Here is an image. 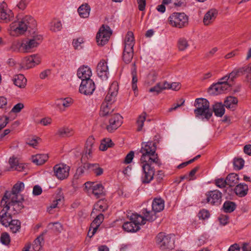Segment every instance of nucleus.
<instances>
[{"mask_svg": "<svg viewBox=\"0 0 251 251\" xmlns=\"http://www.w3.org/2000/svg\"><path fill=\"white\" fill-rule=\"evenodd\" d=\"M160 85L157 83L154 86L151 88L149 90L150 92L154 93L155 95H158L162 92Z\"/></svg>", "mask_w": 251, "mask_h": 251, "instance_id": "nucleus-57", "label": "nucleus"}, {"mask_svg": "<svg viewBox=\"0 0 251 251\" xmlns=\"http://www.w3.org/2000/svg\"><path fill=\"white\" fill-rule=\"evenodd\" d=\"M40 63V58L36 55L33 54L23 58L20 64L21 69H28Z\"/></svg>", "mask_w": 251, "mask_h": 251, "instance_id": "nucleus-13", "label": "nucleus"}, {"mask_svg": "<svg viewBox=\"0 0 251 251\" xmlns=\"http://www.w3.org/2000/svg\"><path fill=\"white\" fill-rule=\"evenodd\" d=\"M9 201L7 202L6 200L2 203L4 209L9 210L12 207V214L16 215L21 212L22 209L24 208L23 202L25 201L23 196H20V198H8Z\"/></svg>", "mask_w": 251, "mask_h": 251, "instance_id": "nucleus-4", "label": "nucleus"}, {"mask_svg": "<svg viewBox=\"0 0 251 251\" xmlns=\"http://www.w3.org/2000/svg\"><path fill=\"white\" fill-rule=\"evenodd\" d=\"M123 117L118 113L111 115L109 120V125L106 126L107 130L112 132L120 126L123 123Z\"/></svg>", "mask_w": 251, "mask_h": 251, "instance_id": "nucleus-16", "label": "nucleus"}, {"mask_svg": "<svg viewBox=\"0 0 251 251\" xmlns=\"http://www.w3.org/2000/svg\"><path fill=\"white\" fill-rule=\"evenodd\" d=\"M0 242L5 245H8L10 242V238L9 235L7 232H3L1 233L0 238Z\"/></svg>", "mask_w": 251, "mask_h": 251, "instance_id": "nucleus-53", "label": "nucleus"}, {"mask_svg": "<svg viewBox=\"0 0 251 251\" xmlns=\"http://www.w3.org/2000/svg\"><path fill=\"white\" fill-rule=\"evenodd\" d=\"M231 86V84L225 82H218L214 84L208 88V93L210 95H217L224 93Z\"/></svg>", "mask_w": 251, "mask_h": 251, "instance_id": "nucleus-11", "label": "nucleus"}, {"mask_svg": "<svg viewBox=\"0 0 251 251\" xmlns=\"http://www.w3.org/2000/svg\"><path fill=\"white\" fill-rule=\"evenodd\" d=\"M118 91V85L117 82H114L110 85L108 92L106 95L104 101L108 104H112L115 101Z\"/></svg>", "mask_w": 251, "mask_h": 251, "instance_id": "nucleus-18", "label": "nucleus"}, {"mask_svg": "<svg viewBox=\"0 0 251 251\" xmlns=\"http://www.w3.org/2000/svg\"><path fill=\"white\" fill-rule=\"evenodd\" d=\"M114 145L112 140L109 138H105L101 141L100 146V150L102 151H106L108 148H111Z\"/></svg>", "mask_w": 251, "mask_h": 251, "instance_id": "nucleus-47", "label": "nucleus"}, {"mask_svg": "<svg viewBox=\"0 0 251 251\" xmlns=\"http://www.w3.org/2000/svg\"><path fill=\"white\" fill-rule=\"evenodd\" d=\"M38 43L35 42L31 38L29 39L25 43H22V47L23 48L22 50L24 52H29L32 49L37 47L38 46Z\"/></svg>", "mask_w": 251, "mask_h": 251, "instance_id": "nucleus-37", "label": "nucleus"}, {"mask_svg": "<svg viewBox=\"0 0 251 251\" xmlns=\"http://www.w3.org/2000/svg\"><path fill=\"white\" fill-rule=\"evenodd\" d=\"M91 8L88 3L81 5L78 8L77 11L81 18H87L89 17Z\"/></svg>", "mask_w": 251, "mask_h": 251, "instance_id": "nucleus-32", "label": "nucleus"}, {"mask_svg": "<svg viewBox=\"0 0 251 251\" xmlns=\"http://www.w3.org/2000/svg\"><path fill=\"white\" fill-rule=\"evenodd\" d=\"M103 200L99 201L95 205V209L99 211H105L107 209V205L105 203L103 204Z\"/></svg>", "mask_w": 251, "mask_h": 251, "instance_id": "nucleus-54", "label": "nucleus"}, {"mask_svg": "<svg viewBox=\"0 0 251 251\" xmlns=\"http://www.w3.org/2000/svg\"><path fill=\"white\" fill-rule=\"evenodd\" d=\"M237 102L238 100L236 98L230 96L228 97L225 100L224 104L226 108H232L234 107V105L237 104Z\"/></svg>", "mask_w": 251, "mask_h": 251, "instance_id": "nucleus-44", "label": "nucleus"}, {"mask_svg": "<svg viewBox=\"0 0 251 251\" xmlns=\"http://www.w3.org/2000/svg\"><path fill=\"white\" fill-rule=\"evenodd\" d=\"M14 84L19 88H25L26 85L27 80L23 75H16L13 79Z\"/></svg>", "mask_w": 251, "mask_h": 251, "instance_id": "nucleus-34", "label": "nucleus"}, {"mask_svg": "<svg viewBox=\"0 0 251 251\" xmlns=\"http://www.w3.org/2000/svg\"><path fill=\"white\" fill-rule=\"evenodd\" d=\"M6 4L3 2L0 8V20L3 23H7L12 20L14 17L13 13L10 10L5 9Z\"/></svg>", "mask_w": 251, "mask_h": 251, "instance_id": "nucleus-22", "label": "nucleus"}, {"mask_svg": "<svg viewBox=\"0 0 251 251\" xmlns=\"http://www.w3.org/2000/svg\"><path fill=\"white\" fill-rule=\"evenodd\" d=\"M142 213L144 216L140 215L139 219L141 220V224L143 225L146 224V221L152 222L157 218L156 212L153 210L150 211L147 208H144L142 210Z\"/></svg>", "mask_w": 251, "mask_h": 251, "instance_id": "nucleus-19", "label": "nucleus"}, {"mask_svg": "<svg viewBox=\"0 0 251 251\" xmlns=\"http://www.w3.org/2000/svg\"><path fill=\"white\" fill-rule=\"evenodd\" d=\"M24 108V105L22 103H18L12 108L11 112L13 113H19Z\"/></svg>", "mask_w": 251, "mask_h": 251, "instance_id": "nucleus-60", "label": "nucleus"}, {"mask_svg": "<svg viewBox=\"0 0 251 251\" xmlns=\"http://www.w3.org/2000/svg\"><path fill=\"white\" fill-rule=\"evenodd\" d=\"M210 214L208 211L205 209L201 210L198 213V216L200 219H205L209 217Z\"/></svg>", "mask_w": 251, "mask_h": 251, "instance_id": "nucleus-61", "label": "nucleus"}, {"mask_svg": "<svg viewBox=\"0 0 251 251\" xmlns=\"http://www.w3.org/2000/svg\"><path fill=\"white\" fill-rule=\"evenodd\" d=\"M89 170L92 171L97 176H99L103 174V170L100 167L99 164H90Z\"/></svg>", "mask_w": 251, "mask_h": 251, "instance_id": "nucleus-46", "label": "nucleus"}, {"mask_svg": "<svg viewBox=\"0 0 251 251\" xmlns=\"http://www.w3.org/2000/svg\"><path fill=\"white\" fill-rule=\"evenodd\" d=\"M11 34L13 36H19L26 31L25 25L21 22V19L11 23L10 26Z\"/></svg>", "mask_w": 251, "mask_h": 251, "instance_id": "nucleus-17", "label": "nucleus"}, {"mask_svg": "<svg viewBox=\"0 0 251 251\" xmlns=\"http://www.w3.org/2000/svg\"><path fill=\"white\" fill-rule=\"evenodd\" d=\"M174 236L159 233L156 237V242L162 250H171L175 247Z\"/></svg>", "mask_w": 251, "mask_h": 251, "instance_id": "nucleus-5", "label": "nucleus"}, {"mask_svg": "<svg viewBox=\"0 0 251 251\" xmlns=\"http://www.w3.org/2000/svg\"><path fill=\"white\" fill-rule=\"evenodd\" d=\"M62 29V24L58 20L54 19L50 23V29L53 32L60 31Z\"/></svg>", "mask_w": 251, "mask_h": 251, "instance_id": "nucleus-41", "label": "nucleus"}, {"mask_svg": "<svg viewBox=\"0 0 251 251\" xmlns=\"http://www.w3.org/2000/svg\"><path fill=\"white\" fill-rule=\"evenodd\" d=\"M21 222L18 220H13L10 221V224L8 226L10 227V231L13 233H16L21 228Z\"/></svg>", "mask_w": 251, "mask_h": 251, "instance_id": "nucleus-40", "label": "nucleus"}, {"mask_svg": "<svg viewBox=\"0 0 251 251\" xmlns=\"http://www.w3.org/2000/svg\"><path fill=\"white\" fill-rule=\"evenodd\" d=\"M97 72L98 76L101 78H107L108 68L107 63L104 60H101L97 65Z\"/></svg>", "mask_w": 251, "mask_h": 251, "instance_id": "nucleus-20", "label": "nucleus"}, {"mask_svg": "<svg viewBox=\"0 0 251 251\" xmlns=\"http://www.w3.org/2000/svg\"><path fill=\"white\" fill-rule=\"evenodd\" d=\"M223 208L225 212L231 213L235 209L236 204L234 202L227 201L224 202Z\"/></svg>", "mask_w": 251, "mask_h": 251, "instance_id": "nucleus-42", "label": "nucleus"}, {"mask_svg": "<svg viewBox=\"0 0 251 251\" xmlns=\"http://www.w3.org/2000/svg\"><path fill=\"white\" fill-rule=\"evenodd\" d=\"M147 114L146 112H143L139 117H138L137 120L136 121V123L138 126V127L137 130L138 131H140L142 129V128L144 126V123L146 120Z\"/></svg>", "mask_w": 251, "mask_h": 251, "instance_id": "nucleus-49", "label": "nucleus"}, {"mask_svg": "<svg viewBox=\"0 0 251 251\" xmlns=\"http://www.w3.org/2000/svg\"><path fill=\"white\" fill-rule=\"evenodd\" d=\"M127 217L129 218L130 221L125 222L123 225V229L128 232H136L140 229V225H142L139 217L140 215L137 214H128Z\"/></svg>", "mask_w": 251, "mask_h": 251, "instance_id": "nucleus-6", "label": "nucleus"}, {"mask_svg": "<svg viewBox=\"0 0 251 251\" xmlns=\"http://www.w3.org/2000/svg\"><path fill=\"white\" fill-rule=\"evenodd\" d=\"M156 150L155 143L152 141L142 143L140 151L142 154L140 158L141 162H153L159 164V159L157 154H155Z\"/></svg>", "mask_w": 251, "mask_h": 251, "instance_id": "nucleus-1", "label": "nucleus"}, {"mask_svg": "<svg viewBox=\"0 0 251 251\" xmlns=\"http://www.w3.org/2000/svg\"><path fill=\"white\" fill-rule=\"evenodd\" d=\"M215 184L220 188H225L227 185L226 179H224L222 178L217 179L215 180Z\"/></svg>", "mask_w": 251, "mask_h": 251, "instance_id": "nucleus-55", "label": "nucleus"}, {"mask_svg": "<svg viewBox=\"0 0 251 251\" xmlns=\"http://www.w3.org/2000/svg\"><path fill=\"white\" fill-rule=\"evenodd\" d=\"M218 219L220 224L225 226L228 223L229 217L226 215H221L219 217Z\"/></svg>", "mask_w": 251, "mask_h": 251, "instance_id": "nucleus-59", "label": "nucleus"}, {"mask_svg": "<svg viewBox=\"0 0 251 251\" xmlns=\"http://www.w3.org/2000/svg\"><path fill=\"white\" fill-rule=\"evenodd\" d=\"M217 12L215 10H210L208 11L204 15L203 22L206 25H209L215 19L217 15Z\"/></svg>", "mask_w": 251, "mask_h": 251, "instance_id": "nucleus-33", "label": "nucleus"}, {"mask_svg": "<svg viewBox=\"0 0 251 251\" xmlns=\"http://www.w3.org/2000/svg\"><path fill=\"white\" fill-rule=\"evenodd\" d=\"M95 143V139L92 137L88 138L86 141L85 146V153L83 154L81 159V161L83 163L82 165L79 167L76 171V173L74 176L75 177L78 179L79 176L83 175L85 170H89V163H84L86 159H88L91 157V153L93 151V147Z\"/></svg>", "mask_w": 251, "mask_h": 251, "instance_id": "nucleus-3", "label": "nucleus"}, {"mask_svg": "<svg viewBox=\"0 0 251 251\" xmlns=\"http://www.w3.org/2000/svg\"><path fill=\"white\" fill-rule=\"evenodd\" d=\"M207 202L212 205H219L222 201V193L216 190L210 191L206 194Z\"/></svg>", "mask_w": 251, "mask_h": 251, "instance_id": "nucleus-15", "label": "nucleus"}, {"mask_svg": "<svg viewBox=\"0 0 251 251\" xmlns=\"http://www.w3.org/2000/svg\"><path fill=\"white\" fill-rule=\"evenodd\" d=\"M93 185L92 187V194L96 197V198H100L105 195L104 191V187L100 184L93 183Z\"/></svg>", "mask_w": 251, "mask_h": 251, "instance_id": "nucleus-26", "label": "nucleus"}, {"mask_svg": "<svg viewBox=\"0 0 251 251\" xmlns=\"http://www.w3.org/2000/svg\"><path fill=\"white\" fill-rule=\"evenodd\" d=\"M164 208V201L161 198H155L152 202V210L159 212Z\"/></svg>", "mask_w": 251, "mask_h": 251, "instance_id": "nucleus-29", "label": "nucleus"}, {"mask_svg": "<svg viewBox=\"0 0 251 251\" xmlns=\"http://www.w3.org/2000/svg\"><path fill=\"white\" fill-rule=\"evenodd\" d=\"M227 185L232 187L236 185L239 182L238 175L235 173H231L227 175L226 177Z\"/></svg>", "mask_w": 251, "mask_h": 251, "instance_id": "nucleus-36", "label": "nucleus"}, {"mask_svg": "<svg viewBox=\"0 0 251 251\" xmlns=\"http://www.w3.org/2000/svg\"><path fill=\"white\" fill-rule=\"evenodd\" d=\"M54 175L59 179H64L69 176L70 167L64 164L55 165L53 167Z\"/></svg>", "mask_w": 251, "mask_h": 251, "instance_id": "nucleus-14", "label": "nucleus"}, {"mask_svg": "<svg viewBox=\"0 0 251 251\" xmlns=\"http://www.w3.org/2000/svg\"><path fill=\"white\" fill-rule=\"evenodd\" d=\"M233 165L235 170L242 169L244 165V160L241 158H235L233 161Z\"/></svg>", "mask_w": 251, "mask_h": 251, "instance_id": "nucleus-50", "label": "nucleus"}, {"mask_svg": "<svg viewBox=\"0 0 251 251\" xmlns=\"http://www.w3.org/2000/svg\"><path fill=\"white\" fill-rule=\"evenodd\" d=\"M9 118L6 116H2L0 118V122H2V123L0 124V130L6 126L7 124L9 123Z\"/></svg>", "mask_w": 251, "mask_h": 251, "instance_id": "nucleus-58", "label": "nucleus"}, {"mask_svg": "<svg viewBox=\"0 0 251 251\" xmlns=\"http://www.w3.org/2000/svg\"><path fill=\"white\" fill-rule=\"evenodd\" d=\"M6 209H3L0 212V223L5 227H8L10 224V221L13 220L11 213H8Z\"/></svg>", "mask_w": 251, "mask_h": 251, "instance_id": "nucleus-24", "label": "nucleus"}, {"mask_svg": "<svg viewBox=\"0 0 251 251\" xmlns=\"http://www.w3.org/2000/svg\"><path fill=\"white\" fill-rule=\"evenodd\" d=\"M194 112L195 116L208 121L212 116V111L209 108V102L206 99L198 98L195 100Z\"/></svg>", "mask_w": 251, "mask_h": 251, "instance_id": "nucleus-2", "label": "nucleus"}, {"mask_svg": "<svg viewBox=\"0 0 251 251\" xmlns=\"http://www.w3.org/2000/svg\"><path fill=\"white\" fill-rule=\"evenodd\" d=\"M111 105L106 102H102L100 107V114L102 117H104L111 114L113 111Z\"/></svg>", "mask_w": 251, "mask_h": 251, "instance_id": "nucleus-35", "label": "nucleus"}, {"mask_svg": "<svg viewBox=\"0 0 251 251\" xmlns=\"http://www.w3.org/2000/svg\"><path fill=\"white\" fill-rule=\"evenodd\" d=\"M248 186L247 184L240 183L237 184L234 189V192L236 195L243 197L247 194Z\"/></svg>", "mask_w": 251, "mask_h": 251, "instance_id": "nucleus-28", "label": "nucleus"}, {"mask_svg": "<svg viewBox=\"0 0 251 251\" xmlns=\"http://www.w3.org/2000/svg\"><path fill=\"white\" fill-rule=\"evenodd\" d=\"M134 46V37L133 33L131 31H128L125 39V48L129 49H133Z\"/></svg>", "mask_w": 251, "mask_h": 251, "instance_id": "nucleus-31", "label": "nucleus"}, {"mask_svg": "<svg viewBox=\"0 0 251 251\" xmlns=\"http://www.w3.org/2000/svg\"><path fill=\"white\" fill-rule=\"evenodd\" d=\"M33 35L31 37V39L33 40L35 42L38 43L39 45L43 40V37L41 35L35 33V31H33Z\"/></svg>", "mask_w": 251, "mask_h": 251, "instance_id": "nucleus-63", "label": "nucleus"}, {"mask_svg": "<svg viewBox=\"0 0 251 251\" xmlns=\"http://www.w3.org/2000/svg\"><path fill=\"white\" fill-rule=\"evenodd\" d=\"M95 89V85L91 79L82 80L79 87V91L85 95H91Z\"/></svg>", "mask_w": 251, "mask_h": 251, "instance_id": "nucleus-12", "label": "nucleus"}, {"mask_svg": "<svg viewBox=\"0 0 251 251\" xmlns=\"http://www.w3.org/2000/svg\"><path fill=\"white\" fill-rule=\"evenodd\" d=\"M177 47L180 51L185 50L189 47L187 40L184 37L180 38L177 41Z\"/></svg>", "mask_w": 251, "mask_h": 251, "instance_id": "nucleus-48", "label": "nucleus"}, {"mask_svg": "<svg viewBox=\"0 0 251 251\" xmlns=\"http://www.w3.org/2000/svg\"><path fill=\"white\" fill-rule=\"evenodd\" d=\"M103 220L104 216L101 213L98 214L95 218L91 224V227H93V230L90 237L93 236L95 234L101 224L103 222Z\"/></svg>", "mask_w": 251, "mask_h": 251, "instance_id": "nucleus-27", "label": "nucleus"}, {"mask_svg": "<svg viewBox=\"0 0 251 251\" xmlns=\"http://www.w3.org/2000/svg\"><path fill=\"white\" fill-rule=\"evenodd\" d=\"M21 22L25 25L26 30L29 31L30 29L34 30L37 26L36 21L30 15H26L21 19Z\"/></svg>", "mask_w": 251, "mask_h": 251, "instance_id": "nucleus-23", "label": "nucleus"}, {"mask_svg": "<svg viewBox=\"0 0 251 251\" xmlns=\"http://www.w3.org/2000/svg\"><path fill=\"white\" fill-rule=\"evenodd\" d=\"M24 186L23 182H17L13 186L11 191H6L1 200V204L8 198H20V196H23L19 193L24 189Z\"/></svg>", "mask_w": 251, "mask_h": 251, "instance_id": "nucleus-10", "label": "nucleus"}, {"mask_svg": "<svg viewBox=\"0 0 251 251\" xmlns=\"http://www.w3.org/2000/svg\"><path fill=\"white\" fill-rule=\"evenodd\" d=\"M124 48L123 52V61L126 63L128 64L131 62L133 56V49H129Z\"/></svg>", "mask_w": 251, "mask_h": 251, "instance_id": "nucleus-39", "label": "nucleus"}, {"mask_svg": "<svg viewBox=\"0 0 251 251\" xmlns=\"http://www.w3.org/2000/svg\"><path fill=\"white\" fill-rule=\"evenodd\" d=\"M143 170L142 182L143 183H149L153 178L155 170L153 167L151 166L153 162H141Z\"/></svg>", "mask_w": 251, "mask_h": 251, "instance_id": "nucleus-8", "label": "nucleus"}, {"mask_svg": "<svg viewBox=\"0 0 251 251\" xmlns=\"http://www.w3.org/2000/svg\"><path fill=\"white\" fill-rule=\"evenodd\" d=\"M91 75V70L88 66H83L77 70V75L82 80L84 79H90Z\"/></svg>", "mask_w": 251, "mask_h": 251, "instance_id": "nucleus-25", "label": "nucleus"}, {"mask_svg": "<svg viewBox=\"0 0 251 251\" xmlns=\"http://www.w3.org/2000/svg\"><path fill=\"white\" fill-rule=\"evenodd\" d=\"M112 34V31L109 26L102 25L96 36V41L99 46H103L106 44Z\"/></svg>", "mask_w": 251, "mask_h": 251, "instance_id": "nucleus-9", "label": "nucleus"}, {"mask_svg": "<svg viewBox=\"0 0 251 251\" xmlns=\"http://www.w3.org/2000/svg\"><path fill=\"white\" fill-rule=\"evenodd\" d=\"M64 201V197L63 194L61 193H58L55 197V200L53 201L50 206L48 208V211L50 212V210L53 208L57 207V205L60 202H63Z\"/></svg>", "mask_w": 251, "mask_h": 251, "instance_id": "nucleus-43", "label": "nucleus"}, {"mask_svg": "<svg viewBox=\"0 0 251 251\" xmlns=\"http://www.w3.org/2000/svg\"><path fill=\"white\" fill-rule=\"evenodd\" d=\"M168 21L172 26L180 28L188 25V17L184 13L175 12L170 16Z\"/></svg>", "mask_w": 251, "mask_h": 251, "instance_id": "nucleus-7", "label": "nucleus"}, {"mask_svg": "<svg viewBox=\"0 0 251 251\" xmlns=\"http://www.w3.org/2000/svg\"><path fill=\"white\" fill-rule=\"evenodd\" d=\"M131 74L132 76V87L133 90L135 91L137 89V82L138 81L137 73L135 68H134V69L132 71Z\"/></svg>", "mask_w": 251, "mask_h": 251, "instance_id": "nucleus-52", "label": "nucleus"}, {"mask_svg": "<svg viewBox=\"0 0 251 251\" xmlns=\"http://www.w3.org/2000/svg\"><path fill=\"white\" fill-rule=\"evenodd\" d=\"M83 43V39L81 38H77V39H74L73 41L74 47L75 49H78L80 47V49L82 48L81 44Z\"/></svg>", "mask_w": 251, "mask_h": 251, "instance_id": "nucleus-64", "label": "nucleus"}, {"mask_svg": "<svg viewBox=\"0 0 251 251\" xmlns=\"http://www.w3.org/2000/svg\"><path fill=\"white\" fill-rule=\"evenodd\" d=\"M22 44H20V43H13L10 47V50L12 51L23 52V51L22 50H23V48L22 47Z\"/></svg>", "mask_w": 251, "mask_h": 251, "instance_id": "nucleus-56", "label": "nucleus"}, {"mask_svg": "<svg viewBox=\"0 0 251 251\" xmlns=\"http://www.w3.org/2000/svg\"><path fill=\"white\" fill-rule=\"evenodd\" d=\"M250 67H242L240 68H235L230 73V81H233L234 79L244 75H248L251 71Z\"/></svg>", "mask_w": 251, "mask_h": 251, "instance_id": "nucleus-21", "label": "nucleus"}, {"mask_svg": "<svg viewBox=\"0 0 251 251\" xmlns=\"http://www.w3.org/2000/svg\"><path fill=\"white\" fill-rule=\"evenodd\" d=\"M74 132L72 129L68 127H63L59 129L56 133L57 135L62 137L71 136Z\"/></svg>", "mask_w": 251, "mask_h": 251, "instance_id": "nucleus-45", "label": "nucleus"}, {"mask_svg": "<svg viewBox=\"0 0 251 251\" xmlns=\"http://www.w3.org/2000/svg\"><path fill=\"white\" fill-rule=\"evenodd\" d=\"M225 104L222 102H217L213 105V111L215 115L217 117H222L225 112Z\"/></svg>", "mask_w": 251, "mask_h": 251, "instance_id": "nucleus-30", "label": "nucleus"}, {"mask_svg": "<svg viewBox=\"0 0 251 251\" xmlns=\"http://www.w3.org/2000/svg\"><path fill=\"white\" fill-rule=\"evenodd\" d=\"M134 156V152L133 151H130L126 156L124 162L126 164L131 163L132 161Z\"/></svg>", "mask_w": 251, "mask_h": 251, "instance_id": "nucleus-62", "label": "nucleus"}, {"mask_svg": "<svg viewBox=\"0 0 251 251\" xmlns=\"http://www.w3.org/2000/svg\"><path fill=\"white\" fill-rule=\"evenodd\" d=\"M48 159L46 154H36L32 156V162L37 165H41L45 163Z\"/></svg>", "mask_w": 251, "mask_h": 251, "instance_id": "nucleus-38", "label": "nucleus"}, {"mask_svg": "<svg viewBox=\"0 0 251 251\" xmlns=\"http://www.w3.org/2000/svg\"><path fill=\"white\" fill-rule=\"evenodd\" d=\"M44 240L43 236L40 235L34 241L33 248L35 251H39L42 248L41 242Z\"/></svg>", "mask_w": 251, "mask_h": 251, "instance_id": "nucleus-51", "label": "nucleus"}]
</instances>
